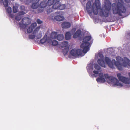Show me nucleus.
<instances>
[{"instance_id": "nucleus-1", "label": "nucleus", "mask_w": 130, "mask_h": 130, "mask_svg": "<svg viewBox=\"0 0 130 130\" xmlns=\"http://www.w3.org/2000/svg\"><path fill=\"white\" fill-rule=\"evenodd\" d=\"M111 4L109 0H105L104 4L101 8V3L99 0H95V2L91 5V3L89 1L87 3L86 9L88 14L91 15L93 12L94 14L97 15L98 10L100 9L99 14L101 17H108L111 13Z\"/></svg>"}, {"instance_id": "nucleus-2", "label": "nucleus", "mask_w": 130, "mask_h": 130, "mask_svg": "<svg viewBox=\"0 0 130 130\" xmlns=\"http://www.w3.org/2000/svg\"><path fill=\"white\" fill-rule=\"evenodd\" d=\"M116 59L117 61L115 59H113L111 61L108 57H106L105 60L106 63L110 68H113L115 65L119 70H122V66L124 67H127L128 66L130 67V60L127 58L124 57L123 58L120 56H117Z\"/></svg>"}, {"instance_id": "nucleus-3", "label": "nucleus", "mask_w": 130, "mask_h": 130, "mask_svg": "<svg viewBox=\"0 0 130 130\" xmlns=\"http://www.w3.org/2000/svg\"><path fill=\"white\" fill-rule=\"evenodd\" d=\"M112 10L113 14H118L123 18L128 15L127 13L125 4L123 0H117L116 3L112 5Z\"/></svg>"}, {"instance_id": "nucleus-4", "label": "nucleus", "mask_w": 130, "mask_h": 130, "mask_svg": "<svg viewBox=\"0 0 130 130\" xmlns=\"http://www.w3.org/2000/svg\"><path fill=\"white\" fill-rule=\"evenodd\" d=\"M99 77L96 79V81L98 82L104 83L106 79L108 83H112L117 86L122 87L123 85L121 83H119V81L118 79L112 76H109L107 74L103 75L102 73H100L99 75Z\"/></svg>"}, {"instance_id": "nucleus-5", "label": "nucleus", "mask_w": 130, "mask_h": 130, "mask_svg": "<svg viewBox=\"0 0 130 130\" xmlns=\"http://www.w3.org/2000/svg\"><path fill=\"white\" fill-rule=\"evenodd\" d=\"M91 39V36H87L85 37L83 40V43L80 45L81 48H83L84 53H86L88 51L90 48V43L88 42Z\"/></svg>"}, {"instance_id": "nucleus-6", "label": "nucleus", "mask_w": 130, "mask_h": 130, "mask_svg": "<svg viewBox=\"0 0 130 130\" xmlns=\"http://www.w3.org/2000/svg\"><path fill=\"white\" fill-rule=\"evenodd\" d=\"M30 23L31 21L30 19L27 17L24 18L22 19L21 21L19 23V26L25 29Z\"/></svg>"}, {"instance_id": "nucleus-7", "label": "nucleus", "mask_w": 130, "mask_h": 130, "mask_svg": "<svg viewBox=\"0 0 130 130\" xmlns=\"http://www.w3.org/2000/svg\"><path fill=\"white\" fill-rule=\"evenodd\" d=\"M117 76L120 81L125 84H130V78L121 76V74L120 73L117 74Z\"/></svg>"}, {"instance_id": "nucleus-8", "label": "nucleus", "mask_w": 130, "mask_h": 130, "mask_svg": "<svg viewBox=\"0 0 130 130\" xmlns=\"http://www.w3.org/2000/svg\"><path fill=\"white\" fill-rule=\"evenodd\" d=\"M70 54L72 56L76 57L82 55L83 51L80 49H76L74 48L71 51Z\"/></svg>"}, {"instance_id": "nucleus-9", "label": "nucleus", "mask_w": 130, "mask_h": 130, "mask_svg": "<svg viewBox=\"0 0 130 130\" xmlns=\"http://www.w3.org/2000/svg\"><path fill=\"white\" fill-rule=\"evenodd\" d=\"M75 28L71 30L70 31H68L66 32L65 35V38L66 40H69L71 39V36L73 34V32L72 33V31L74 30V32H75Z\"/></svg>"}, {"instance_id": "nucleus-10", "label": "nucleus", "mask_w": 130, "mask_h": 130, "mask_svg": "<svg viewBox=\"0 0 130 130\" xmlns=\"http://www.w3.org/2000/svg\"><path fill=\"white\" fill-rule=\"evenodd\" d=\"M37 26V24L36 23H32L31 25L27 29V32L28 33H31L33 29Z\"/></svg>"}, {"instance_id": "nucleus-11", "label": "nucleus", "mask_w": 130, "mask_h": 130, "mask_svg": "<svg viewBox=\"0 0 130 130\" xmlns=\"http://www.w3.org/2000/svg\"><path fill=\"white\" fill-rule=\"evenodd\" d=\"M40 0H32V4L31 7L34 9L37 8L39 6V2Z\"/></svg>"}, {"instance_id": "nucleus-12", "label": "nucleus", "mask_w": 130, "mask_h": 130, "mask_svg": "<svg viewBox=\"0 0 130 130\" xmlns=\"http://www.w3.org/2000/svg\"><path fill=\"white\" fill-rule=\"evenodd\" d=\"M71 26L70 23L65 22L61 24L62 27L63 28H69Z\"/></svg>"}, {"instance_id": "nucleus-13", "label": "nucleus", "mask_w": 130, "mask_h": 130, "mask_svg": "<svg viewBox=\"0 0 130 130\" xmlns=\"http://www.w3.org/2000/svg\"><path fill=\"white\" fill-rule=\"evenodd\" d=\"M98 64L101 67L104 68H106L105 63L104 61L101 59H99L97 61Z\"/></svg>"}, {"instance_id": "nucleus-14", "label": "nucleus", "mask_w": 130, "mask_h": 130, "mask_svg": "<svg viewBox=\"0 0 130 130\" xmlns=\"http://www.w3.org/2000/svg\"><path fill=\"white\" fill-rule=\"evenodd\" d=\"M81 34V31L80 30H78L75 33L73 36V38H76L80 36Z\"/></svg>"}, {"instance_id": "nucleus-15", "label": "nucleus", "mask_w": 130, "mask_h": 130, "mask_svg": "<svg viewBox=\"0 0 130 130\" xmlns=\"http://www.w3.org/2000/svg\"><path fill=\"white\" fill-rule=\"evenodd\" d=\"M54 18L56 20L58 21H61L64 19V18L63 16L60 15L55 16Z\"/></svg>"}, {"instance_id": "nucleus-16", "label": "nucleus", "mask_w": 130, "mask_h": 130, "mask_svg": "<svg viewBox=\"0 0 130 130\" xmlns=\"http://www.w3.org/2000/svg\"><path fill=\"white\" fill-rule=\"evenodd\" d=\"M20 9L22 11H20L18 13V14L20 15H23L25 14L26 13L24 12L25 10V7L24 6H21L20 7Z\"/></svg>"}, {"instance_id": "nucleus-17", "label": "nucleus", "mask_w": 130, "mask_h": 130, "mask_svg": "<svg viewBox=\"0 0 130 130\" xmlns=\"http://www.w3.org/2000/svg\"><path fill=\"white\" fill-rule=\"evenodd\" d=\"M60 2H55L52 6V7L54 9H58L59 5H60Z\"/></svg>"}, {"instance_id": "nucleus-18", "label": "nucleus", "mask_w": 130, "mask_h": 130, "mask_svg": "<svg viewBox=\"0 0 130 130\" xmlns=\"http://www.w3.org/2000/svg\"><path fill=\"white\" fill-rule=\"evenodd\" d=\"M47 5L46 1H43L41 2L40 4V6L41 8H44Z\"/></svg>"}, {"instance_id": "nucleus-19", "label": "nucleus", "mask_w": 130, "mask_h": 130, "mask_svg": "<svg viewBox=\"0 0 130 130\" xmlns=\"http://www.w3.org/2000/svg\"><path fill=\"white\" fill-rule=\"evenodd\" d=\"M57 32H52L51 33V37L52 39H57Z\"/></svg>"}, {"instance_id": "nucleus-20", "label": "nucleus", "mask_w": 130, "mask_h": 130, "mask_svg": "<svg viewBox=\"0 0 130 130\" xmlns=\"http://www.w3.org/2000/svg\"><path fill=\"white\" fill-rule=\"evenodd\" d=\"M64 38V36L62 34H59L58 35L57 39L59 41H61Z\"/></svg>"}, {"instance_id": "nucleus-21", "label": "nucleus", "mask_w": 130, "mask_h": 130, "mask_svg": "<svg viewBox=\"0 0 130 130\" xmlns=\"http://www.w3.org/2000/svg\"><path fill=\"white\" fill-rule=\"evenodd\" d=\"M54 3V0H48L47 2V5L49 6L53 5Z\"/></svg>"}, {"instance_id": "nucleus-22", "label": "nucleus", "mask_w": 130, "mask_h": 130, "mask_svg": "<svg viewBox=\"0 0 130 130\" xmlns=\"http://www.w3.org/2000/svg\"><path fill=\"white\" fill-rule=\"evenodd\" d=\"M68 45V42L67 41H64L61 44V46L62 47H65Z\"/></svg>"}, {"instance_id": "nucleus-23", "label": "nucleus", "mask_w": 130, "mask_h": 130, "mask_svg": "<svg viewBox=\"0 0 130 130\" xmlns=\"http://www.w3.org/2000/svg\"><path fill=\"white\" fill-rule=\"evenodd\" d=\"M58 9L60 10H63L65 8V6L64 5H62L61 3H60V5H59Z\"/></svg>"}, {"instance_id": "nucleus-24", "label": "nucleus", "mask_w": 130, "mask_h": 130, "mask_svg": "<svg viewBox=\"0 0 130 130\" xmlns=\"http://www.w3.org/2000/svg\"><path fill=\"white\" fill-rule=\"evenodd\" d=\"M69 51V48L67 47L65 48L63 50V52L64 55H66L68 52Z\"/></svg>"}, {"instance_id": "nucleus-25", "label": "nucleus", "mask_w": 130, "mask_h": 130, "mask_svg": "<svg viewBox=\"0 0 130 130\" xmlns=\"http://www.w3.org/2000/svg\"><path fill=\"white\" fill-rule=\"evenodd\" d=\"M18 11V7L16 6H13V12L14 13L17 12Z\"/></svg>"}, {"instance_id": "nucleus-26", "label": "nucleus", "mask_w": 130, "mask_h": 130, "mask_svg": "<svg viewBox=\"0 0 130 130\" xmlns=\"http://www.w3.org/2000/svg\"><path fill=\"white\" fill-rule=\"evenodd\" d=\"M40 28V26L36 28L33 31V34H36L37 33H38Z\"/></svg>"}, {"instance_id": "nucleus-27", "label": "nucleus", "mask_w": 130, "mask_h": 130, "mask_svg": "<svg viewBox=\"0 0 130 130\" xmlns=\"http://www.w3.org/2000/svg\"><path fill=\"white\" fill-rule=\"evenodd\" d=\"M8 0H4L3 2V5L5 7H7L8 6Z\"/></svg>"}, {"instance_id": "nucleus-28", "label": "nucleus", "mask_w": 130, "mask_h": 130, "mask_svg": "<svg viewBox=\"0 0 130 130\" xmlns=\"http://www.w3.org/2000/svg\"><path fill=\"white\" fill-rule=\"evenodd\" d=\"M58 44V42L55 40H54L52 41V45L53 46H56Z\"/></svg>"}, {"instance_id": "nucleus-29", "label": "nucleus", "mask_w": 130, "mask_h": 130, "mask_svg": "<svg viewBox=\"0 0 130 130\" xmlns=\"http://www.w3.org/2000/svg\"><path fill=\"white\" fill-rule=\"evenodd\" d=\"M94 68L96 70H100L101 69V67L97 64H94Z\"/></svg>"}, {"instance_id": "nucleus-30", "label": "nucleus", "mask_w": 130, "mask_h": 130, "mask_svg": "<svg viewBox=\"0 0 130 130\" xmlns=\"http://www.w3.org/2000/svg\"><path fill=\"white\" fill-rule=\"evenodd\" d=\"M53 8L52 7L48 8L47 9V13H49L53 11Z\"/></svg>"}, {"instance_id": "nucleus-31", "label": "nucleus", "mask_w": 130, "mask_h": 130, "mask_svg": "<svg viewBox=\"0 0 130 130\" xmlns=\"http://www.w3.org/2000/svg\"><path fill=\"white\" fill-rule=\"evenodd\" d=\"M7 12L9 14L11 13V8L9 7L6 9Z\"/></svg>"}, {"instance_id": "nucleus-32", "label": "nucleus", "mask_w": 130, "mask_h": 130, "mask_svg": "<svg viewBox=\"0 0 130 130\" xmlns=\"http://www.w3.org/2000/svg\"><path fill=\"white\" fill-rule=\"evenodd\" d=\"M46 41V39L45 38H43L40 40V42L41 43L43 44Z\"/></svg>"}, {"instance_id": "nucleus-33", "label": "nucleus", "mask_w": 130, "mask_h": 130, "mask_svg": "<svg viewBox=\"0 0 130 130\" xmlns=\"http://www.w3.org/2000/svg\"><path fill=\"white\" fill-rule=\"evenodd\" d=\"M19 15L15 17V19L17 21H19L21 19V17L20 16L21 15H20L19 14Z\"/></svg>"}, {"instance_id": "nucleus-34", "label": "nucleus", "mask_w": 130, "mask_h": 130, "mask_svg": "<svg viewBox=\"0 0 130 130\" xmlns=\"http://www.w3.org/2000/svg\"><path fill=\"white\" fill-rule=\"evenodd\" d=\"M35 37V36L34 35H29V38L31 39H34Z\"/></svg>"}, {"instance_id": "nucleus-35", "label": "nucleus", "mask_w": 130, "mask_h": 130, "mask_svg": "<svg viewBox=\"0 0 130 130\" xmlns=\"http://www.w3.org/2000/svg\"><path fill=\"white\" fill-rule=\"evenodd\" d=\"M42 36L41 32H40V33L37 36V39H40L41 38Z\"/></svg>"}, {"instance_id": "nucleus-36", "label": "nucleus", "mask_w": 130, "mask_h": 130, "mask_svg": "<svg viewBox=\"0 0 130 130\" xmlns=\"http://www.w3.org/2000/svg\"><path fill=\"white\" fill-rule=\"evenodd\" d=\"M37 22L38 24H40L42 23V21L39 19H37Z\"/></svg>"}, {"instance_id": "nucleus-37", "label": "nucleus", "mask_w": 130, "mask_h": 130, "mask_svg": "<svg viewBox=\"0 0 130 130\" xmlns=\"http://www.w3.org/2000/svg\"><path fill=\"white\" fill-rule=\"evenodd\" d=\"M93 73L96 74H99V72L97 71L94 70L93 71Z\"/></svg>"}, {"instance_id": "nucleus-38", "label": "nucleus", "mask_w": 130, "mask_h": 130, "mask_svg": "<svg viewBox=\"0 0 130 130\" xmlns=\"http://www.w3.org/2000/svg\"><path fill=\"white\" fill-rule=\"evenodd\" d=\"M125 2L127 3H129L130 2V0H124Z\"/></svg>"}, {"instance_id": "nucleus-39", "label": "nucleus", "mask_w": 130, "mask_h": 130, "mask_svg": "<svg viewBox=\"0 0 130 130\" xmlns=\"http://www.w3.org/2000/svg\"><path fill=\"white\" fill-rule=\"evenodd\" d=\"M60 0H54V2H59Z\"/></svg>"}, {"instance_id": "nucleus-40", "label": "nucleus", "mask_w": 130, "mask_h": 130, "mask_svg": "<svg viewBox=\"0 0 130 130\" xmlns=\"http://www.w3.org/2000/svg\"><path fill=\"white\" fill-rule=\"evenodd\" d=\"M55 13L56 14H60V12H59V11H57Z\"/></svg>"}, {"instance_id": "nucleus-41", "label": "nucleus", "mask_w": 130, "mask_h": 130, "mask_svg": "<svg viewBox=\"0 0 130 130\" xmlns=\"http://www.w3.org/2000/svg\"><path fill=\"white\" fill-rule=\"evenodd\" d=\"M3 2V0H0V3H2Z\"/></svg>"}, {"instance_id": "nucleus-42", "label": "nucleus", "mask_w": 130, "mask_h": 130, "mask_svg": "<svg viewBox=\"0 0 130 130\" xmlns=\"http://www.w3.org/2000/svg\"><path fill=\"white\" fill-rule=\"evenodd\" d=\"M99 56L100 57H103V55L101 54V55H100V56Z\"/></svg>"}, {"instance_id": "nucleus-43", "label": "nucleus", "mask_w": 130, "mask_h": 130, "mask_svg": "<svg viewBox=\"0 0 130 130\" xmlns=\"http://www.w3.org/2000/svg\"><path fill=\"white\" fill-rule=\"evenodd\" d=\"M128 75H129V77H130V73H128Z\"/></svg>"}, {"instance_id": "nucleus-44", "label": "nucleus", "mask_w": 130, "mask_h": 130, "mask_svg": "<svg viewBox=\"0 0 130 130\" xmlns=\"http://www.w3.org/2000/svg\"><path fill=\"white\" fill-rule=\"evenodd\" d=\"M43 11V10H41V11H40V12H42Z\"/></svg>"}]
</instances>
